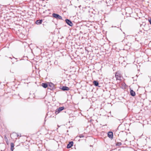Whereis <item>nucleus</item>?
<instances>
[{
	"mask_svg": "<svg viewBox=\"0 0 151 151\" xmlns=\"http://www.w3.org/2000/svg\"><path fill=\"white\" fill-rule=\"evenodd\" d=\"M10 145H11V150H12V151H13L14 149V143H11L10 144Z\"/></svg>",
	"mask_w": 151,
	"mask_h": 151,
	"instance_id": "obj_12",
	"label": "nucleus"
},
{
	"mask_svg": "<svg viewBox=\"0 0 151 151\" xmlns=\"http://www.w3.org/2000/svg\"><path fill=\"white\" fill-rule=\"evenodd\" d=\"M55 85L52 83H50L48 84V86L51 87L52 89L54 88Z\"/></svg>",
	"mask_w": 151,
	"mask_h": 151,
	"instance_id": "obj_13",
	"label": "nucleus"
},
{
	"mask_svg": "<svg viewBox=\"0 0 151 151\" xmlns=\"http://www.w3.org/2000/svg\"><path fill=\"white\" fill-rule=\"evenodd\" d=\"M65 22L69 26L72 27L73 26V24L72 21L70 19H65Z\"/></svg>",
	"mask_w": 151,
	"mask_h": 151,
	"instance_id": "obj_4",
	"label": "nucleus"
},
{
	"mask_svg": "<svg viewBox=\"0 0 151 151\" xmlns=\"http://www.w3.org/2000/svg\"><path fill=\"white\" fill-rule=\"evenodd\" d=\"M17 137H19V135L18 134H17Z\"/></svg>",
	"mask_w": 151,
	"mask_h": 151,
	"instance_id": "obj_18",
	"label": "nucleus"
},
{
	"mask_svg": "<svg viewBox=\"0 0 151 151\" xmlns=\"http://www.w3.org/2000/svg\"><path fill=\"white\" fill-rule=\"evenodd\" d=\"M93 84L95 86H98L100 87V86H99V83L97 81H93Z\"/></svg>",
	"mask_w": 151,
	"mask_h": 151,
	"instance_id": "obj_8",
	"label": "nucleus"
},
{
	"mask_svg": "<svg viewBox=\"0 0 151 151\" xmlns=\"http://www.w3.org/2000/svg\"><path fill=\"white\" fill-rule=\"evenodd\" d=\"M121 145H122V143L121 142H117L116 143V146H119Z\"/></svg>",
	"mask_w": 151,
	"mask_h": 151,
	"instance_id": "obj_14",
	"label": "nucleus"
},
{
	"mask_svg": "<svg viewBox=\"0 0 151 151\" xmlns=\"http://www.w3.org/2000/svg\"><path fill=\"white\" fill-rule=\"evenodd\" d=\"M108 136L111 139L113 138V133L112 132H109L108 133Z\"/></svg>",
	"mask_w": 151,
	"mask_h": 151,
	"instance_id": "obj_7",
	"label": "nucleus"
},
{
	"mask_svg": "<svg viewBox=\"0 0 151 151\" xmlns=\"http://www.w3.org/2000/svg\"><path fill=\"white\" fill-rule=\"evenodd\" d=\"M64 106L60 107L57 108L55 111V113L56 114H57L60 111H63L65 109Z\"/></svg>",
	"mask_w": 151,
	"mask_h": 151,
	"instance_id": "obj_1",
	"label": "nucleus"
},
{
	"mask_svg": "<svg viewBox=\"0 0 151 151\" xmlns=\"http://www.w3.org/2000/svg\"><path fill=\"white\" fill-rule=\"evenodd\" d=\"M53 17L57 19L61 20L62 18L61 16H60L59 14L56 13H53L52 14Z\"/></svg>",
	"mask_w": 151,
	"mask_h": 151,
	"instance_id": "obj_2",
	"label": "nucleus"
},
{
	"mask_svg": "<svg viewBox=\"0 0 151 151\" xmlns=\"http://www.w3.org/2000/svg\"><path fill=\"white\" fill-rule=\"evenodd\" d=\"M58 127H60L59 126H58Z\"/></svg>",
	"mask_w": 151,
	"mask_h": 151,
	"instance_id": "obj_19",
	"label": "nucleus"
},
{
	"mask_svg": "<svg viewBox=\"0 0 151 151\" xmlns=\"http://www.w3.org/2000/svg\"><path fill=\"white\" fill-rule=\"evenodd\" d=\"M42 22V19H38L37 20L36 22L35 23L37 25H40L41 24Z\"/></svg>",
	"mask_w": 151,
	"mask_h": 151,
	"instance_id": "obj_9",
	"label": "nucleus"
},
{
	"mask_svg": "<svg viewBox=\"0 0 151 151\" xmlns=\"http://www.w3.org/2000/svg\"><path fill=\"white\" fill-rule=\"evenodd\" d=\"M73 141H70L69 142L68 144H67V148H71L73 145Z\"/></svg>",
	"mask_w": 151,
	"mask_h": 151,
	"instance_id": "obj_6",
	"label": "nucleus"
},
{
	"mask_svg": "<svg viewBox=\"0 0 151 151\" xmlns=\"http://www.w3.org/2000/svg\"><path fill=\"white\" fill-rule=\"evenodd\" d=\"M63 70H64V71H66L65 69H63Z\"/></svg>",
	"mask_w": 151,
	"mask_h": 151,
	"instance_id": "obj_17",
	"label": "nucleus"
},
{
	"mask_svg": "<svg viewBox=\"0 0 151 151\" xmlns=\"http://www.w3.org/2000/svg\"><path fill=\"white\" fill-rule=\"evenodd\" d=\"M84 136L83 134H80L79 136V137L80 138L84 137Z\"/></svg>",
	"mask_w": 151,
	"mask_h": 151,
	"instance_id": "obj_15",
	"label": "nucleus"
},
{
	"mask_svg": "<svg viewBox=\"0 0 151 151\" xmlns=\"http://www.w3.org/2000/svg\"><path fill=\"white\" fill-rule=\"evenodd\" d=\"M60 89L63 91H68L70 90V88L66 86H61L60 88Z\"/></svg>",
	"mask_w": 151,
	"mask_h": 151,
	"instance_id": "obj_5",
	"label": "nucleus"
},
{
	"mask_svg": "<svg viewBox=\"0 0 151 151\" xmlns=\"http://www.w3.org/2000/svg\"><path fill=\"white\" fill-rule=\"evenodd\" d=\"M148 21L150 24L151 25V19H149Z\"/></svg>",
	"mask_w": 151,
	"mask_h": 151,
	"instance_id": "obj_16",
	"label": "nucleus"
},
{
	"mask_svg": "<svg viewBox=\"0 0 151 151\" xmlns=\"http://www.w3.org/2000/svg\"><path fill=\"white\" fill-rule=\"evenodd\" d=\"M115 77L116 78V80H119L121 81L122 80L121 78H122L121 75L120 74L118 73L117 72L116 73L115 75Z\"/></svg>",
	"mask_w": 151,
	"mask_h": 151,
	"instance_id": "obj_3",
	"label": "nucleus"
},
{
	"mask_svg": "<svg viewBox=\"0 0 151 151\" xmlns=\"http://www.w3.org/2000/svg\"><path fill=\"white\" fill-rule=\"evenodd\" d=\"M130 93L131 95L132 96H134L136 94L135 92L133 90L130 89Z\"/></svg>",
	"mask_w": 151,
	"mask_h": 151,
	"instance_id": "obj_10",
	"label": "nucleus"
},
{
	"mask_svg": "<svg viewBox=\"0 0 151 151\" xmlns=\"http://www.w3.org/2000/svg\"><path fill=\"white\" fill-rule=\"evenodd\" d=\"M42 86L44 88H45L48 86V84L46 83H42Z\"/></svg>",
	"mask_w": 151,
	"mask_h": 151,
	"instance_id": "obj_11",
	"label": "nucleus"
}]
</instances>
